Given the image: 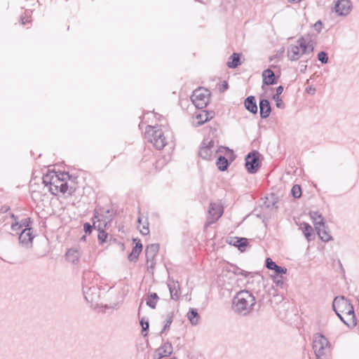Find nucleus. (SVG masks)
I'll return each mask as SVG.
<instances>
[{
  "label": "nucleus",
  "mask_w": 359,
  "mask_h": 359,
  "mask_svg": "<svg viewBox=\"0 0 359 359\" xmlns=\"http://www.w3.org/2000/svg\"><path fill=\"white\" fill-rule=\"evenodd\" d=\"M256 297L249 290H241L233 299V309L236 313L246 316L253 309Z\"/></svg>",
  "instance_id": "nucleus-1"
},
{
  "label": "nucleus",
  "mask_w": 359,
  "mask_h": 359,
  "mask_svg": "<svg viewBox=\"0 0 359 359\" xmlns=\"http://www.w3.org/2000/svg\"><path fill=\"white\" fill-rule=\"evenodd\" d=\"M312 344L316 359H329L331 354V344L327 337L322 333H315Z\"/></svg>",
  "instance_id": "nucleus-2"
},
{
  "label": "nucleus",
  "mask_w": 359,
  "mask_h": 359,
  "mask_svg": "<svg viewBox=\"0 0 359 359\" xmlns=\"http://www.w3.org/2000/svg\"><path fill=\"white\" fill-rule=\"evenodd\" d=\"M332 309L335 313L341 312L349 316L351 320L355 318L354 309L351 302L344 296L336 297L332 302Z\"/></svg>",
  "instance_id": "nucleus-3"
},
{
  "label": "nucleus",
  "mask_w": 359,
  "mask_h": 359,
  "mask_svg": "<svg viewBox=\"0 0 359 359\" xmlns=\"http://www.w3.org/2000/svg\"><path fill=\"white\" fill-rule=\"evenodd\" d=\"M246 290H249L257 297H264V282L263 277L258 273H251L246 283Z\"/></svg>",
  "instance_id": "nucleus-4"
},
{
  "label": "nucleus",
  "mask_w": 359,
  "mask_h": 359,
  "mask_svg": "<svg viewBox=\"0 0 359 359\" xmlns=\"http://www.w3.org/2000/svg\"><path fill=\"white\" fill-rule=\"evenodd\" d=\"M145 137L158 150L163 149L166 144L163 131L161 129H155L154 127L149 126L145 133Z\"/></svg>",
  "instance_id": "nucleus-5"
},
{
  "label": "nucleus",
  "mask_w": 359,
  "mask_h": 359,
  "mask_svg": "<svg viewBox=\"0 0 359 359\" xmlns=\"http://www.w3.org/2000/svg\"><path fill=\"white\" fill-rule=\"evenodd\" d=\"M95 277V274L90 271H86L83 273V292L85 296V299L88 302H93V297H92L93 294H96L97 290V287H96V283H90V279Z\"/></svg>",
  "instance_id": "nucleus-6"
},
{
  "label": "nucleus",
  "mask_w": 359,
  "mask_h": 359,
  "mask_svg": "<svg viewBox=\"0 0 359 359\" xmlns=\"http://www.w3.org/2000/svg\"><path fill=\"white\" fill-rule=\"evenodd\" d=\"M210 95V93L208 89L199 88L193 92L191 99L196 107L203 109L208 105Z\"/></svg>",
  "instance_id": "nucleus-7"
},
{
  "label": "nucleus",
  "mask_w": 359,
  "mask_h": 359,
  "mask_svg": "<svg viewBox=\"0 0 359 359\" xmlns=\"http://www.w3.org/2000/svg\"><path fill=\"white\" fill-rule=\"evenodd\" d=\"M217 149L215 142L209 138L204 139L201 144L198 155L205 160H211L216 156Z\"/></svg>",
  "instance_id": "nucleus-8"
},
{
  "label": "nucleus",
  "mask_w": 359,
  "mask_h": 359,
  "mask_svg": "<svg viewBox=\"0 0 359 359\" xmlns=\"http://www.w3.org/2000/svg\"><path fill=\"white\" fill-rule=\"evenodd\" d=\"M259 156V153L258 151H252L245 156V165L249 173L255 174L258 171L260 166Z\"/></svg>",
  "instance_id": "nucleus-9"
},
{
  "label": "nucleus",
  "mask_w": 359,
  "mask_h": 359,
  "mask_svg": "<svg viewBox=\"0 0 359 359\" xmlns=\"http://www.w3.org/2000/svg\"><path fill=\"white\" fill-rule=\"evenodd\" d=\"M35 235L32 228H27L21 230L18 240L20 246L25 249H31L33 246V239Z\"/></svg>",
  "instance_id": "nucleus-10"
},
{
  "label": "nucleus",
  "mask_w": 359,
  "mask_h": 359,
  "mask_svg": "<svg viewBox=\"0 0 359 359\" xmlns=\"http://www.w3.org/2000/svg\"><path fill=\"white\" fill-rule=\"evenodd\" d=\"M223 208L218 204L211 203L208 210V217L205 223V226L216 222L222 215Z\"/></svg>",
  "instance_id": "nucleus-11"
},
{
  "label": "nucleus",
  "mask_w": 359,
  "mask_h": 359,
  "mask_svg": "<svg viewBox=\"0 0 359 359\" xmlns=\"http://www.w3.org/2000/svg\"><path fill=\"white\" fill-rule=\"evenodd\" d=\"M159 245L158 243L150 244L147 246L145 249V254L147 258V262L149 265H148V269H154L155 266V257L159 250Z\"/></svg>",
  "instance_id": "nucleus-12"
},
{
  "label": "nucleus",
  "mask_w": 359,
  "mask_h": 359,
  "mask_svg": "<svg viewBox=\"0 0 359 359\" xmlns=\"http://www.w3.org/2000/svg\"><path fill=\"white\" fill-rule=\"evenodd\" d=\"M352 3L349 0H338L334 5L335 12L341 16L347 15L351 11Z\"/></svg>",
  "instance_id": "nucleus-13"
},
{
  "label": "nucleus",
  "mask_w": 359,
  "mask_h": 359,
  "mask_svg": "<svg viewBox=\"0 0 359 359\" xmlns=\"http://www.w3.org/2000/svg\"><path fill=\"white\" fill-rule=\"evenodd\" d=\"M56 182H60V177L55 172H48L43 177V183L45 186H50L52 194H55L53 186Z\"/></svg>",
  "instance_id": "nucleus-14"
},
{
  "label": "nucleus",
  "mask_w": 359,
  "mask_h": 359,
  "mask_svg": "<svg viewBox=\"0 0 359 359\" xmlns=\"http://www.w3.org/2000/svg\"><path fill=\"white\" fill-rule=\"evenodd\" d=\"M278 196L275 194L271 193L270 195L265 196L262 208H266L270 211L276 210L278 209Z\"/></svg>",
  "instance_id": "nucleus-15"
},
{
  "label": "nucleus",
  "mask_w": 359,
  "mask_h": 359,
  "mask_svg": "<svg viewBox=\"0 0 359 359\" xmlns=\"http://www.w3.org/2000/svg\"><path fill=\"white\" fill-rule=\"evenodd\" d=\"M318 225L316 226L315 228L320 238L324 242H328L330 241L332 239V236L327 231L325 222H322V220H320L318 222Z\"/></svg>",
  "instance_id": "nucleus-16"
},
{
  "label": "nucleus",
  "mask_w": 359,
  "mask_h": 359,
  "mask_svg": "<svg viewBox=\"0 0 359 359\" xmlns=\"http://www.w3.org/2000/svg\"><path fill=\"white\" fill-rule=\"evenodd\" d=\"M262 82L264 85L271 86L277 83V79L274 72L271 69L262 72Z\"/></svg>",
  "instance_id": "nucleus-17"
},
{
  "label": "nucleus",
  "mask_w": 359,
  "mask_h": 359,
  "mask_svg": "<svg viewBox=\"0 0 359 359\" xmlns=\"http://www.w3.org/2000/svg\"><path fill=\"white\" fill-rule=\"evenodd\" d=\"M271 111V107L269 101L267 99H261L259 100V114L261 118H268Z\"/></svg>",
  "instance_id": "nucleus-18"
},
{
  "label": "nucleus",
  "mask_w": 359,
  "mask_h": 359,
  "mask_svg": "<svg viewBox=\"0 0 359 359\" xmlns=\"http://www.w3.org/2000/svg\"><path fill=\"white\" fill-rule=\"evenodd\" d=\"M229 243L236 247L241 252H244L248 245V240L246 238L233 237L230 238Z\"/></svg>",
  "instance_id": "nucleus-19"
},
{
  "label": "nucleus",
  "mask_w": 359,
  "mask_h": 359,
  "mask_svg": "<svg viewBox=\"0 0 359 359\" xmlns=\"http://www.w3.org/2000/svg\"><path fill=\"white\" fill-rule=\"evenodd\" d=\"M212 118V115H211V116H208V111H203L202 112L198 113L195 116L194 121H193V125L195 127H198Z\"/></svg>",
  "instance_id": "nucleus-20"
},
{
  "label": "nucleus",
  "mask_w": 359,
  "mask_h": 359,
  "mask_svg": "<svg viewBox=\"0 0 359 359\" xmlns=\"http://www.w3.org/2000/svg\"><path fill=\"white\" fill-rule=\"evenodd\" d=\"M287 54L291 61H297L301 56L302 50L297 45L291 44L288 46Z\"/></svg>",
  "instance_id": "nucleus-21"
},
{
  "label": "nucleus",
  "mask_w": 359,
  "mask_h": 359,
  "mask_svg": "<svg viewBox=\"0 0 359 359\" xmlns=\"http://www.w3.org/2000/svg\"><path fill=\"white\" fill-rule=\"evenodd\" d=\"M245 109L253 114L257 113V105L255 97L252 95L248 96L244 101Z\"/></svg>",
  "instance_id": "nucleus-22"
},
{
  "label": "nucleus",
  "mask_w": 359,
  "mask_h": 359,
  "mask_svg": "<svg viewBox=\"0 0 359 359\" xmlns=\"http://www.w3.org/2000/svg\"><path fill=\"white\" fill-rule=\"evenodd\" d=\"M172 346L170 342L167 341L164 343L157 350L159 358L170 355L172 353Z\"/></svg>",
  "instance_id": "nucleus-23"
},
{
  "label": "nucleus",
  "mask_w": 359,
  "mask_h": 359,
  "mask_svg": "<svg viewBox=\"0 0 359 359\" xmlns=\"http://www.w3.org/2000/svg\"><path fill=\"white\" fill-rule=\"evenodd\" d=\"M241 55L238 53H233L226 63V65L229 68L235 69L241 65Z\"/></svg>",
  "instance_id": "nucleus-24"
},
{
  "label": "nucleus",
  "mask_w": 359,
  "mask_h": 359,
  "mask_svg": "<svg viewBox=\"0 0 359 359\" xmlns=\"http://www.w3.org/2000/svg\"><path fill=\"white\" fill-rule=\"evenodd\" d=\"M187 318L192 325L198 324L200 316L196 309L191 308L187 313Z\"/></svg>",
  "instance_id": "nucleus-25"
},
{
  "label": "nucleus",
  "mask_w": 359,
  "mask_h": 359,
  "mask_svg": "<svg viewBox=\"0 0 359 359\" xmlns=\"http://www.w3.org/2000/svg\"><path fill=\"white\" fill-rule=\"evenodd\" d=\"M158 299L159 297L156 292L150 293L146 299V304L151 309H156Z\"/></svg>",
  "instance_id": "nucleus-26"
},
{
  "label": "nucleus",
  "mask_w": 359,
  "mask_h": 359,
  "mask_svg": "<svg viewBox=\"0 0 359 359\" xmlns=\"http://www.w3.org/2000/svg\"><path fill=\"white\" fill-rule=\"evenodd\" d=\"M168 287L170 290V297L174 300H177L179 299V294L177 287H179L178 282L172 281V283H169L168 284Z\"/></svg>",
  "instance_id": "nucleus-27"
},
{
  "label": "nucleus",
  "mask_w": 359,
  "mask_h": 359,
  "mask_svg": "<svg viewBox=\"0 0 359 359\" xmlns=\"http://www.w3.org/2000/svg\"><path fill=\"white\" fill-rule=\"evenodd\" d=\"M218 169L221 171H225L228 169L229 163L226 158L224 156L220 155L216 162Z\"/></svg>",
  "instance_id": "nucleus-28"
},
{
  "label": "nucleus",
  "mask_w": 359,
  "mask_h": 359,
  "mask_svg": "<svg viewBox=\"0 0 359 359\" xmlns=\"http://www.w3.org/2000/svg\"><path fill=\"white\" fill-rule=\"evenodd\" d=\"M60 184H56V183L53 186V190L55 191V195L58 192H61L62 194H65L68 190V184L67 182H64L60 178V182H58Z\"/></svg>",
  "instance_id": "nucleus-29"
},
{
  "label": "nucleus",
  "mask_w": 359,
  "mask_h": 359,
  "mask_svg": "<svg viewBox=\"0 0 359 359\" xmlns=\"http://www.w3.org/2000/svg\"><path fill=\"white\" fill-rule=\"evenodd\" d=\"M302 231L304 236L306 238L308 241H311L313 232L311 226L309 225L308 223H304Z\"/></svg>",
  "instance_id": "nucleus-30"
},
{
  "label": "nucleus",
  "mask_w": 359,
  "mask_h": 359,
  "mask_svg": "<svg viewBox=\"0 0 359 359\" xmlns=\"http://www.w3.org/2000/svg\"><path fill=\"white\" fill-rule=\"evenodd\" d=\"M66 256L67 259L72 263H75L79 260V252L76 250H69L66 253Z\"/></svg>",
  "instance_id": "nucleus-31"
},
{
  "label": "nucleus",
  "mask_w": 359,
  "mask_h": 359,
  "mask_svg": "<svg viewBox=\"0 0 359 359\" xmlns=\"http://www.w3.org/2000/svg\"><path fill=\"white\" fill-rule=\"evenodd\" d=\"M310 216L315 226L318 225V222H319V221L322 220V222H324V218L318 212L311 211L310 212Z\"/></svg>",
  "instance_id": "nucleus-32"
},
{
  "label": "nucleus",
  "mask_w": 359,
  "mask_h": 359,
  "mask_svg": "<svg viewBox=\"0 0 359 359\" xmlns=\"http://www.w3.org/2000/svg\"><path fill=\"white\" fill-rule=\"evenodd\" d=\"M314 45L312 41H309L306 43L304 48L302 50V54H310L313 52Z\"/></svg>",
  "instance_id": "nucleus-33"
},
{
  "label": "nucleus",
  "mask_w": 359,
  "mask_h": 359,
  "mask_svg": "<svg viewBox=\"0 0 359 359\" xmlns=\"http://www.w3.org/2000/svg\"><path fill=\"white\" fill-rule=\"evenodd\" d=\"M291 194L295 198H300L302 195L301 187L298 184H294L291 189Z\"/></svg>",
  "instance_id": "nucleus-34"
},
{
  "label": "nucleus",
  "mask_w": 359,
  "mask_h": 359,
  "mask_svg": "<svg viewBox=\"0 0 359 359\" xmlns=\"http://www.w3.org/2000/svg\"><path fill=\"white\" fill-rule=\"evenodd\" d=\"M273 271H274L275 273L274 277L282 278L283 274L286 273L287 269L285 267L278 265Z\"/></svg>",
  "instance_id": "nucleus-35"
},
{
  "label": "nucleus",
  "mask_w": 359,
  "mask_h": 359,
  "mask_svg": "<svg viewBox=\"0 0 359 359\" xmlns=\"http://www.w3.org/2000/svg\"><path fill=\"white\" fill-rule=\"evenodd\" d=\"M140 252L137 249L133 248L132 252L128 255V259L130 262H135L138 259Z\"/></svg>",
  "instance_id": "nucleus-36"
},
{
  "label": "nucleus",
  "mask_w": 359,
  "mask_h": 359,
  "mask_svg": "<svg viewBox=\"0 0 359 359\" xmlns=\"http://www.w3.org/2000/svg\"><path fill=\"white\" fill-rule=\"evenodd\" d=\"M318 60L323 64H327L329 60L327 53L325 51H320L318 53Z\"/></svg>",
  "instance_id": "nucleus-37"
},
{
  "label": "nucleus",
  "mask_w": 359,
  "mask_h": 359,
  "mask_svg": "<svg viewBox=\"0 0 359 359\" xmlns=\"http://www.w3.org/2000/svg\"><path fill=\"white\" fill-rule=\"evenodd\" d=\"M272 98L276 101V105L278 108L284 109L285 107V104L280 96L273 95Z\"/></svg>",
  "instance_id": "nucleus-38"
},
{
  "label": "nucleus",
  "mask_w": 359,
  "mask_h": 359,
  "mask_svg": "<svg viewBox=\"0 0 359 359\" xmlns=\"http://www.w3.org/2000/svg\"><path fill=\"white\" fill-rule=\"evenodd\" d=\"M33 221L30 217H26L25 219H22L20 224L21 226V228L27 229V228H32L30 225L32 224Z\"/></svg>",
  "instance_id": "nucleus-39"
},
{
  "label": "nucleus",
  "mask_w": 359,
  "mask_h": 359,
  "mask_svg": "<svg viewBox=\"0 0 359 359\" xmlns=\"http://www.w3.org/2000/svg\"><path fill=\"white\" fill-rule=\"evenodd\" d=\"M233 273L235 274V275H237V276H243L245 277H248L249 276L251 273H249L248 271H245L240 268H238V266H235L233 271Z\"/></svg>",
  "instance_id": "nucleus-40"
},
{
  "label": "nucleus",
  "mask_w": 359,
  "mask_h": 359,
  "mask_svg": "<svg viewBox=\"0 0 359 359\" xmlns=\"http://www.w3.org/2000/svg\"><path fill=\"white\" fill-rule=\"evenodd\" d=\"M265 266L269 270H273L278 265L270 257H267L265 261Z\"/></svg>",
  "instance_id": "nucleus-41"
},
{
  "label": "nucleus",
  "mask_w": 359,
  "mask_h": 359,
  "mask_svg": "<svg viewBox=\"0 0 359 359\" xmlns=\"http://www.w3.org/2000/svg\"><path fill=\"white\" fill-rule=\"evenodd\" d=\"M108 234L106 233L104 230H100L99 229V233H98V240L100 241L101 243H103L106 241L107 238Z\"/></svg>",
  "instance_id": "nucleus-42"
},
{
  "label": "nucleus",
  "mask_w": 359,
  "mask_h": 359,
  "mask_svg": "<svg viewBox=\"0 0 359 359\" xmlns=\"http://www.w3.org/2000/svg\"><path fill=\"white\" fill-rule=\"evenodd\" d=\"M140 325H142V332H147L149 327V323L148 320H145L144 318L140 320Z\"/></svg>",
  "instance_id": "nucleus-43"
},
{
  "label": "nucleus",
  "mask_w": 359,
  "mask_h": 359,
  "mask_svg": "<svg viewBox=\"0 0 359 359\" xmlns=\"http://www.w3.org/2000/svg\"><path fill=\"white\" fill-rule=\"evenodd\" d=\"M172 323V315L169 313L168 316V318L166 320V322H165V324L164 325V327L161 331V334L165 331L167 329H168L171 325V323Z\"/></svg>",
  "instance_id": "nucleus-44"
},
{
  "label": "nucleus",
  "mask_w": 359,
  "mask_h": 359,
  "mask_svg": "<svg viewBox=\"0 0 359 359\" xmlns=\"http://www.w3.org/2000/svg\"><path fill=\"white\" fill-rule=\"evenodd\" d=\"M140 232L142 235H148L149 233V222L147 220L142 226V229H140Z\"/></svg>",
  "instance_id": "nucleus-45"
},
{
  "label": "nucleus",
  "mask_w": 359,
  "mask_h": 359,
  "mask_svg": "<svg viewBox=\"0 0 359 359\" xmlns=\"http://www.w3.org/2000/svg\"><path fill=\"white\" fill-rule=\"evenodd\" d=\"M94 225L92 226L90 223L86 222L83 224V230L86 234H90L92 232Z\"/></svg>",
  "instance_id": "nucleus-46"
},
{
  "label": "nucleus",
  "mask_w": 359,
  "mask_h": 359,
  "mask_svg": "<svg viewBox=\"0 0 359 359\" xmlns=\"http://www.w3.org/2000/svg\"><path fill=\"white\" fill-rule=\"evenodd\" d=\"M133 241L134 243H135V245L133 248L137 249V250H139V252H142L143 246L140 242V240L138 238H133Z\"/></svg>",
  "instance_id": "nucleus-47"
},
{
  "label": "nucleus",
  "mask_w": 359,
  "mask_h": 359,
  "mask_svg": "<svg viewBox=\"0 0 359 359\" xmlns=\"http://www.w3.org/2000/svg\"><path fill=\"white\" fill-rule=\"evenodd\" d=\"M308 41H306V39L304 38V37H300L299 39H298L297 40V43H298V46L299 47V48L301 49V50H303V48H304L305 45L306 44Z\"/></svg>",
  "instance_id": "nucleus-48"
},
{
  "label": "nucleus",
  "mask_w": 359,
  "mask_h": 359,
  "mask_svg": "<svg viewBox=\"0 0 359 359\" xmlns=\"http://www.w3.org/2000/svg\"><path fill=\"white\" fill-rule=\"evenodd\" d=\"M22 228H21L20 222H13L11 224V229H12V231H17L18 230H20Z\"/></svg>",
  "instance_id": "nucleus-49"
},
{
  "label": "nucleus",
  "mask_w": 359,
  "mask_h": 359,
  "mask_svg": "<svg viewBox=\"0 0 359 359\" xmlns=\"http://www.w3.org/2000/svg\"><path fill=\"white\" fill-rule=\"evenodd\" d=\"M313 27L315 30H316L318 32H320L323 27V23L320 20L317 21L314 25Z\"/></svg>",
  "instance_id": "nucleus-50"
},
{
  "label": "nucleus",
  "mask_w": 359,
  "mask_h": 359,
  "mask_svg": "<svg viewBox=\"0 0 359 359\" xmlns=\"http://www.w3.org/2000/svg\"><path fill=\"white\" fill-rule=\"evenodd\" d=\"M282 278H277L274 277V282L276 283L277 286L283 287L284 283L283 280L281 279Z\"/></svg>",
  "instance_id": "nucleus-51"
},
{
  "label": "nucleus",
  "mask_w": 359,
  "mask_h": 359,
  "mask_svg": "<svg viewBox=\"0 0 359 359\" xmlns=\"http://www.w3.org/2000/svg\"><path fill=\"white\" fill-rule=\"evenodd\" d=\"M228 87H229L228 83L226 81H224L222 85L219 87V91L224 92L228 89Z\"/></svg>",
  "instance_id": "nucleus-52"
},
{
  "label": "nucleus",
  "mask_w": 359,
  "mask_h": 359,
  "mask_svg": "<svg viewBox=\"0 0 359 359\" xmlns=\"http://www.w3.org/2000/svg\"><path fill=\"white\" fill-rule=\"evenodd\" d=\"M283 92V86H279L276 88V93L274 95H278V96L280 95V94H282V93Z\"/></svg>",
  "instance_id": "nucleus-53"
},
{
  "label": "nucleus",
  "mask_w": 359,
  "mask_h": 359,
  "mask_svg": "<svg viewBox=\"0 0 359 359\" xmlns=\"http://www.w3.org/2000/svg\"><path fill=\"white\" fill-rule=\"evenodd\" d=\"M9 210H10V207L5 205L1 208V212L5 213V212H8Z\"/></svg>",
  "instance_id": "nucleus-54"
},
{
  "label": "nucleus",
  "mask_w": 359,
  "mask_h": 359,
  "mask_svg": "<svg viewBox=\"0 0 359 359\" xmlns=\"http://www.w3.org/2000/svg\"><path fill=\"white\" fill-rule=\"evenodd\" d=\"M337 314V316L339 318V319L346 325H348V323L345 321V320L344 319L343 316L341 315V312H338L337 313H335Z\"/></svg>",
  "instance_id": "nucleus-55"
},
{
  "label": "nucleus",
  "mask_w": 359,
  "mask_h": 359,
  "mask_svg": "<svg viewBox=\"0 0 359 359\" xmlns=\"http://www.w3.org/2000/svg\"><path fill=\"white\" fill-rule=\"evenodd\" d=\"M28 22V20L25 17L21 18V22L22 25H25Z\"/></svg>",
  "instance_id": "nucleus-56"
},
{
  "label": "nucleus",
  "mask_w": 359,
  "mask_h": 359,
  "mask_svg": "<svg viewBox=\"0 0 359 359\" xmlns=\"http://www.w3.org/2000/svg\"><path fill=\"white\" fill-rule=\"evenodd\" d=\"M306 67H307L306 65H303L302 67L300 69L301 73H304L305 71L306 70Z\"/></svg>",
  "instance_id": "nucleus-57"
},
{
  "label": "nucleus",
  "mask_w": 359,
  "mask_h": 359,
  "mask_svg": "<svg viewBox=\"0 0 359 359\" xmlns=\"http://www.w3.org/2000/svg\"><path fill=\"white\" fill-rule=\"evenodd\" d=\"M11 217L13 219L15 222H18V217L15 216L14 214H11Z\"/></svg>",
  "instance_id": "nucleus-58"
},
{
  "label": "nucleus",
  "mask_w": 359,
  "mask_h": 359,
  "mask_svg": "<svg viewBox=\"0 0 359 359\" xmlns=\"http://www.w3.org/2000/svg\"><path fill=\"white\" fill-rule=\"evenodd\" d=\"M291 3H298L301 1L302 0H288Z\"/></svg>",
  "instance_id": "nucleus-59"
},
{
  "label": "nucleus",
  "mask_w": 359,
  "mask_h": 359,
  "mask_svg": "<svg viewBox=\"0 0 359 359\" xmlns=\"http://www.w3.org/2000/svg\"><path fill=\"white\" fill-rule=\"evenodd\" d=\"M212 115V117L214 116V112L213 111H208V116H211Z\"/></svg>",
  "instance_id": "nucleus-60"
},
{
  "label": "nucleus",
  "mask_w": 359,
  "mask_h": 359,
  "mask_svg": "<svg viewBox=\"0 0 359 359\" xmlns=\"http://www.w3.org/2000/svg\"><path fill=\"white\" fill-rule=\"evenodd\" d=\"M137 222H138L139 224H141V222H142V218H141L140 217H138V218H137Z\"/></svg>",
  "instance_id": "nucleus-61"
},
{
  "label": "nucleus",
  "mask_w": 359,
  "mask_h": 359,
  "mask_svg": "<svg viewBox=\"0 0 359 359\" xmlns=\"http://www.w3.org/2000/svg\"><path fill=\"white\" fill-rule=\"evenodd\" d=\"M86 235L83 236L81 238V241H86Z\"/></svg>",
  "instance_id": "nucleus-62"
},
{
  "label": "nucleus",
  "mask_w": 359,
  "mask_h": 359,
  "mask_svg": "<svg viewBox=\"0 0 359 359\" xmlns=\"http://www.w3.org/2000/svg\"><path fill=\"white\" fill-rule=\"evenodd\" d=\"M339 266H340V267H341V270L344 271V269H343V267H342V264H341V262H340V261H339Z\"/></svg>",
  "instance_id": "nucleus-63"
},
{
  "label": "nucleus",
  "mask_w": 359,
  "mask_h": 359,
  "mask_svg": "<svg viewBox=\"0 0 359 359\" xmlns=\"http://www.w3.org/2000/svg\"><path fill=\"white\" fill-rule=\"evenodd\" d=\"M310 91H313L314 92L315 91V89H311V88H309V90H308V93H310Z\"/></svg>",
  "instance_id": "nucleus-64"
}]
</instances>
